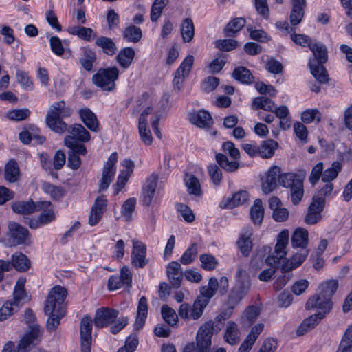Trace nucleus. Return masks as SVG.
<instances>
[{
    "label": "nucleus",
    "mask_w": 352,
    "mask_h": 352,
    "mask_svg": "<svg viewBox=\"0 0 352 352\" xmlns=\"http://www.w3.org/2000/svg\"><path fill=\"white\" fill-rule=\"evenodd\" d=\"M44 330L41 325L25 327L23 331V352H47L39 348Z\"/></svg>",
    "instance_id": "423d86ee"
},
{
    "label": "nucleus",
    "mask_w": 352,
    "mask_h": 352,
    "mask_svg": "<svg viewBox=\"0 0 352 352\" xmlns=\"http://www.w3.org/2000/svg\"><path fill=\"white\" fill-rule=\"evenodd\" d=\"M278 143L270 139L263 142L259 147V155L263 158H270L274 155V150L277 148Z\"/></svg>",
    "instance_id": "09e8293b"
},
{
    "label": "nucleus",
    "mask_w": 352,
    "mask_h": 352,
    "mask_svg": "<svg viewBox=\"0 0 352 352\" xmlns=\"http://www.w3.org/2000/svg\"><path fill=\"white\" fill-rule=\"evenodd\" d=\"M20 175V168L17 162L12 159L8 161L4 168V177L10 183L16 182Z\"/></svg>",
    "instance_id": "7c9ffc66"
},
{
    "label": "nucleus",
    "mask_w": 352,
    "mask_h": 352,
    "mask_svg": "<svg viewBox=\"0 0 352 352\" xmlns=\"http://www.w3.org/2000/svg\"><path fill=\"white\" fill-rule=\"evenodd\" d=\"M68 132L70 133L69 136H73L74 140L77 142H89L91 138L89 133L80 124L71 126L68 129Z\"/></svg>",
    "instance_id": "473e14b6"
},
{
    "label": "nucleus",
    "mask_w": 352,
    "mask_h": 352,
    "mask_svg": "<svg viewBox=\"0 0 352 352\" xmlns=\"http://www.w3.org/2000/svg\"><path fill=\"white\" fill-rule=\"evenodd\" d=\"M326 184L317 192L313 197L314 201L318 203L324 204L325 197L329 196L333 189V184L332 182H324Z\"/></svg>",
    "instance_id": "5fc2aeb1"
},
{
    "label": "nucleus",
    "mask_w": 352,
    "mask_h": 352,
    "mask_svg": "<svg viewBox=\"0 0 352 352\" xmlns=\"http://www.w3.org/2000/svg\"><path fill=\"white\" fill-rule=\"evenodd\" d=\"M342 164L339 162H333L331 166L324 171L322 175V181L332 182L342 170Z\"/></svg>",
    "instance_id": "a18cd8bd"
},
{
    "label": "nucleus",
    "mask_w": 352,
    "mask_h": 352,
    "mask_svg": "<svg viewBox=\"0 0 352 352\" xmlns=\"http://www.w3.org/2000/svg\"><path fill=\"white\" fill-rule=\"evenodd\" d=\"M279 184L290 189L292 203L294 205L298 204L304 194L303 181L300 176L293 173L280 174Z\"/></svg>",
    "instance_id": "39448f33"
},
{
    "label": "nucleus",
    "mask_w": 352,
    "mask_h": 352,
    "mask_svg": "<svg viewBox=\"0 0 352 352\" xmlns=\"http://www.w3.org/2000/svg\"><path fill=\"white\" fill-rule=\"evenodd\" d=\"M208 305L207 300H203L202 297H197L194 302L190 310V318L195 320L199 318L203 314L205 307Z\"/></svg>",
    "instance_id": "3c124183"
},
{
    "label": "nucleus",
    "mask_w": 352,
    "mask_h": 352,
    "mask_svg": "<svg viewBox=\"0 0 352 352\" xmlns=\"http://www.w3.org/2000/svg\"><path fill=\"white\" fill-rule=\"evenodd\" d=\"M177 210L180 216L187 222H192L195 220V215L192 210L184 204H177Z\"/></svg>",
    "instance_id": "bf43d9fd"
},
{
    "label": "nucleus",
    "mask_w": 352,
    "mask_h": 352,
    "mask_svg": "<svg viewBox=\"0 0 352 352\" xmlns=\"http://www.w3.org/2000/svg\"><path fill=\"white\" fill-rule=\"evenodd\" d=\"M197 254V247L196 243L192 244V245L188 248L186 252L184 253L182 256L181 257L180 261L184 265H188L190 263L195 256Z\"/></svg>",
    "instance_id": "0e129e2a"
},
{
    "label": "nucleus",
    "mask_w": 352,
    "mask_h": 352,
    "mask_svg": "<svg viewBox=\"0 0 352 352\" xmlns=\"http://www.w3.org/2000/svg\"><path fill=\"white\" fill-rule=\"evenodd\" d=\"M289 237L288 230H283L278 234L274 251L265 260L267 265L272 267H276L280 261L285 258L287 254L285 249L289 243Z\"/></svg>",
    "instance_id": "9d476101"
},
{
    "label": "nucleus",
    "mask_w": 352,
    "mask_h": 352,
    "mask_svg": "<svg viewBox=\"0 0 352 352\" xmlns=\"http://www.w3.org/2000/svg\"><path fill=\"white\" fill-rule=\"evenodd\" d=\"M222 149L225 153H227L232 159L230 161L228 157L223 153H217L215 160L218 165L227 172L232 173L238 170L239 167V160L240 158V152L235 147L234 143L230 141L224 142L222 144Z\"/></svg>",
    "instance_id": "20e7f679"
},
{
    "label": "nucleus",
    "mask_w": 352,
    "mask_h": 352,
    "mask_svg": "<svg viewBox=\"0 0 352 352\" xmlns=\"http://www.w3.org/2000/svg\"><path fill=\"white\" fill-rule=\"evenodd\" d=\"M280 176V168L277 166H272L267 173L265 177L262 179V190L267 195L274 191L277 187V178L279 179Z\"/></svg>",
    "instance_id": "a211bd4d"
},
{
    "label": "nucleus",
    "mask_w": 352,
    "mask_h": 352,
    "mask_svg": "<svg viewBox=\"0 0 352 352\" xmlns=\"http://www.w3.org/2000/svg\"><path fill=\"white\" fill-rule=\"evenodd\" d=\"M79 115L83 123L94 132L99 130V123L96 116L88 108L81 109Z\"/></svg>",
    "instance_id": "bb28decb"
},
{
    "label": "nucleus",
    "mask_w": 352,
    "mask_h": 352,
    "mask_svg": "<svg viewBox=\"0 0 352 352\" xmlns=\"http://www.w3.org/2000/svg\"><path fill=\"white\" fill-rule=\"evenodd\" d=\"M135 199L130 198L124 201L122 208V214L126 218V221L131 220V214L135 210Z\"/></svg>",
    "instance_id": "052dcab7"
},
{
    "label": "nucleus",
    "mask_w": 352,
    "mask_h": 352,
    "mask_svg": "<svg viewBox=\"0 0 352 352\" xmlns=\"http://www.w3.org/2000/svg\"><path fill=\"white\" fill-rule=\"evenodd\" d=\"M311 73L320 83H327L329 81L328 74L324 67L319 63L309 62Z\"/></svg>",
    "instance_id": "58836bf2"
},
{
    "label": "nucleus",
    "mask_w": 352,
    "mask_h": 352,
    "mask_svg": "<svg viewBox=\"0 0 352 352\" xmlns=\"http://www.w3.org/2000/svg\"><path fill=\"white\" fill-rule=\"evenodd\" d=\"M232 75L236 80L246 84L251 83L253 78L250 71L245 67H236Z\"/></svg>",
    "instance_id": "8fccbe9b"
},
{
    "label": "nucleus",
    "mask_w": 352,
    "mask_h": 352,
    "mask_svg": "<svg viewBox=\"0 0 352 352\" xmlns=\"http://www.w3.org/2000/svg\"><path fill=\"white\" fill-rule=\"evenodd\" d=\"M107 200L104 195L98 196L91 207L90 215L89 218V223L90 226L96 225L101 219L103 213L107 210Z\"/></svg>",
    "instance_id": "6ab92c4d"
},
{
    "label": "nucleus",
    "mask_w": 352,
    "mask_h": 352,
    "mask_svg": "<svg viewBox=\"0 0 352 352\" xmlns=\"http://www.w3.org/2000/svg\"><path fill=\"white\" fill-rule=\"evenodd\" d=\"M39 211H41L38 219H32L23 217V223L27 224L32 229H35L41 225L47 224L56 219V215L50 201H43L38 202Z\"/></svg>",
    "instance_id": "6e6552de"
},
{
    "label": "nucleus",
    "mask_w": 352,
    "mask_h": 352,
    "mask_svg": "<svg viewBox=\"0 0 352 352\" xmlns=\"http://www.w3.org/2000/svg\"><path fill=\"white\" fill-rule=\"evenodd\" d=\"M181 33L184 42L188 43L192 41L195 35V27L191 19L186 18L183 20L181 25Z\"/></svg>",
    "instance_id": "a19ab883"
},
{
    "label": "nucleus",
    "mask_w": 352,
    "mask_h": 352,
    "mask_svg": "<svg viewBox=\"0 0 352 352\" xmlns=\"http://www.w3.org/2000/svg\"><path fill=\"white\" fill-rule=\"evenodd\" d=\"M252 230H247L244 233H242L237 241L238 248H239L242 254L248 256L252 250V243L251 240Z\"/></svg>",
    "instance_id": "f704fd0d"
},
{
    "label": "nucleus",
    "mask_w": 352,
    "mask_h": 352,
    "mask_svg": "<svg viewBox=\"0 0 352 352\" xmlns=\"http://www.w3.org/2000/svg\"><path fill=\"white\" fill-rule=\"evenodd\" d=\"M194 62V57L188 55L182 61L180 66L176 70L173 80L174 90L179 91L183 86L185 78L188 76L192 69Z\"/></svg>",
    "instance_id": "ddd939ff"
},
{
    "label": "nucleus",
    "mask_w": 352,
    "mask_h": 352,
    "mask_svg": "<svg viewBox=\"0 0 352 352\" xmlns=\"http://www.w3.org/2000/svg\"><path fill=\"white\" fill-rule=\"evenodd\" d=\"M301 119L306 123H310L314 120H316L317 122H320L321 120V113L316 109H307L302 113Z\"/></svg>",
    "instance_id": "680f3d73"
},
{
    "label": "nucleus",
    "mask_w": 352,
    "mask_h": 352,
    "mask_svg": "<svg viewBox=\"0 0 352 352\" xmlns=\"http://www.w3.org/2000/svg\"><path fill=\"white\" fill-rule=\"evenodd\" d=\"M45 140V137L39 135V130L35 126L23 130V144H30L33 141V145L42 144Z\"/></svg>",
    "instance_id": "72a5a7b5"
},
{
    "label": "nucleus",
    "mask_w": 352,
    "mask_h": 352,
    "mask_svg": "<svg viewBox=\"0 0 352 352\" xmlns=\"http://www.w3.org/2000/svg\"><path fill=\"white\" fill-rule=\"evenodd\" d=\"M250 280H241L240 283H236L229 295V302L232 306L228 309L226 313L220 314L219 317L223 320L228 318L232 314L234 307L239 303L248 294L250 289Z\"/></svg>",
    "instance_id": "1a4fd4ad"
},
{
    "label": "nucleus",
    "mask_w": 352,
    "mask_h": 352,
    "mask_svg": "<svg viewBox=\"0 0 352 352\" xmlns=\"http://www.w3.org/2000/svg\"><path fill=\"white\" fill-rule=\"evenodd\" d=\"M248 197L247 191H239L235 193L231 198L223 199L220 204V207L222 208H233L244 204L248 200Z\"/></svg>",
    "instance_id": "5701e85b"
},
{
    "label": "nucleus",
    "mask_w": 352,
    "mask_h": 352,
    "mask_svg": "<svg viewBox=\"0 0 352 352\" xmlns=\"http://www.w3.org/2000/svg\"><path fill=\"white\" fill-rule=\"evenodd\" d=\"M13 296L12 301L5 302L0 308V321L6 320L14 311L19 310V303L22 299V283L20 282V279L16 283Z\"/></svg>",
    "instance_id": "9b49d317"
},
{
    "label": "nucleus",
    "mask_w": 352,
    "mask_h": 352,
    "mask_svg": "<svg viewBox=\"0 0 352 352\" xmlns=\"http://www.w3.org/2000/svg\"><path fill=\"white\" fill-rule=\"evenodd\" d=\"M67 295V289L60 285L54 287L49 292L44 305V312L49 316L46 324L47 331L57 328L60 319L65 315Z\"/></svg>",
    "instance_id": "f257e3e1"
},
{
    "label": "nucleus",
    "mask_w": 352,
    "mask_h": 352,
    "mask_svg": "<svg viewBox=\"0 0 352 352\" xmlns=\"http://www.w3.org/2000/svg\"><path fill=\"white\" fill-rule=\"evenodd\" d=\"M187 191L190 195L201 197L203 194L201 184L197 177L192 174L186 173L184 178Z\"/></svg>",
    "instance_id": "a878e982"
},
{
    "label": "nucleus",
    "mask_w": 352,
    "mask_h": 352,
    "mask_svg": "<svg viewBox=\"0 0 352 352\" xmlns=\"http://www.w3.org/2000/svg\"><path fill=\"white\" fill-rule=\"evenodd\" d=\"M142 36V32L139 27L131 25L126 27L123 32L124 39L131 43H138Z\"/></svg>",
    "instance_id": "49530a36"
},
{
    "label": "nucleus",
    "mask_w": 352,
    "mask_h": 352,
    "mask_svg": "<svg viewBox=\"0 0 352 352\" xmlns=\"http://www.w3.org/2000/svg\"><path fill=\"white\" fill-rule=\"evenodd\" d=\"M308 232L302 228H298L292 236V245L293 248H301L306 249L308 244Z\"/></svg>",
    "instance_id": "2f4dec72"
},
{
    "label": "nucleus",
    "mask_w": 352,
    "mask_h": 352,
    "mask_svg": "<svg viewBox=\"0 0 352 352\" xmlns=\"http://www.w3.org/2000/svg\"><path fill=\"white\" fill-rule=\"evenodd\" d=\"M166 0H155L151 6V20L152 22H156L160 17L164 8L167 5Z\"/></svg>",
    "instance_id": "864d4df0"
},
{
    "label": "nucleus",
    "mask_w": 352,
    "mask_h": 352,
    "mask_svg": "<svg viewBox=\"0 0 352 352\" xmlns=\"http://www.w3.org/2000/svg\"><path fill=\"white\" fill-rule=\"evenodd\" d=\"M96 60L95 52L89 48H83L82 56L80 58V63L82 67L87 72L93 69V64Z\"/></svg>",
    "instance_id": "ea45409f"
},
{
    "label": "nucleus",
    "mask_w": 352,
    "mask_h": 352,
    "mask_svg": "<svg viewBox=\"0 0 352 352\" xmlns=\"http://www.w3.org/2000/svg\"><path fill=\"white\" fill-rule=\"evenodd\" d=\"M338 287L337 280H329L322 283L319 287V294L311 296L306 302L307 309L317 308L320 310L318 314H324V316L332 307L331 297Z\"/></svg>",
    "instance_id": "f03ea898"
},
{
    "label": "nucleus",
    "mask_w": 352,
    "mask_h": 352,
    "mask_svg": "<svg viewBox=\"0 0 352 352\" xmlns=\"http://www.w3.org/2000/svg\"><path fill=\"white\" fill-rule=\"evenodd\" d=\"M131 263L137 268H143L148 262L146 258V247L144 243L138 240H133Z\"/></svg>",
    "instance_id": "2eb2a0df"
},
{
    "label": "nucleus",
    "mask_w": 352,
    "mask_h": 352,
    "mask_svg": "<svg viewBox=\"0 0 352 352\" xmlns=\"http://www.w3.org/2000/svg\"><path fill=\"white\" fill-rule=\"evenodd\" d=\"M275 107V103L271 99L265 96L255 98L252 104V107L256 110L261 109L268 111H274Z\"/></svg>",
    "instance_id": "79ce46f5"
},
{
    "label": "nucleus",
    "mask_w": 352,
    "mask_h": 352,
    "mask_svg": "<svg viewBox=\"0 0 352 352\" xmlns=\"http://www.w3.org/2000/svg\"><path fill=\"white\" fill-rule=\"evenodd\" d=\"M118 316L117 310L108 307H102L97 309L94 316V324L98 328L107 327L113 323Z\"/></svg>",
    "instance_id": "f3484780"
},
{
    "label": "nucleus",
    "mask_w": 352,
    "mask_h": 352,
    "mask_svg": "<svg viewBox=\"0 0 352 352\" xmlns=\"http://www.w3.org/2000/svg\"><path fill=\"white\" fill-rule=\"evenodd\" d=\"M42 189L49 194L54 199H59L63 196V190L61 188L54 186L52 184L45 182L42 185Z\"/></svg>",
    "instance_id": "13d9d810"
},
{
    "label": "nucleus",
    "mask_w": 352,
    "mask_h": 352,
    "mask_svg": "<svg viewBox=\"0 0 352 352\" xmlns=\"http://www.w3.org/2000/svg\"><path fill=\"white\" fill-rule=\"evenodd\" d=\"M71 114L72 110L66 107L65 101L54 102L47 111L46 124L53 131L57 133H63L67 130V125L63 118L69 117Z\"/></svg>",
    "instance_id": "7ed1b4c3"
},
{
    "label": "nucleus",
    "mask_w": 352,
    "mask_h": 352,
    "mask_svg": "<svg viewBox=\"0 0 352 352\" xmlns=\"http://www.w3.org/2000/svg\"><path fill=\"white\" fill-rule=\"evenodd\" d=\"M117 161L118 155L117 153L114 152L111 154L108 161L104 165L99 191L106 190L113 181L116 174V164Z\"/></svg>",
    "instance_id": "f8f14e48"
},
{
    "label": "nucleus",
    "mask_w": 352,
    "mask_h": 352,
    "mask_svg": "<svg viewBox=\"0 0 352 352\" xmlns=\"http://www.w3.org/2000/svg\"><path fill=\"white\" fill-rule=\"evenodd\" d=\"M166 273L173 287L179 288L183 277L180 264L175 261L170 263L167 266Z\"/></svg>",
    "instance_id": "412c9836"
},
{
    "label": "nucleus",
    "mask_w": 352,
    "mask_h": 352,
    "mask_svg": "<svg viewBox=\"0 0 352 352\" xmlns=\"http://www.w3.org/2000/svg\"><path fill=\"white\" fill-rule=\"evenodd\" d=\"M224 339L231 345L236 344L240 340V331L238 325L233 321H229L226 327Z\"/></svg>",
    "instance_id": "c85d7f7f"
},
{
    "label": "nucleus",
    "mask_w": 352,
    "mask_h": 352,
    "mask_svg": "<svg viewBox=\"0 0 352 352\" xmlns=\"http://www.w3.org/2000/svg\"><path fill=\"white\" fill-rule=\"evenodd\" d=\"M324 204L318 203L312 199L307 214L305 217V221L308 224H315L321 219V212L323 210Z\"/></svg>",
    "instance_id": "cd10ccee"
},
{
    "label": "nucleus",
    "mask_w": 352,
    "mask_h": 352,
    "mask_svg": "<svg viewBox=\"0 0 352 352\" xmlns=\"http://www.w3.org/2000/svg\"><path fill=\"white\" fill-rule=\"evenodd\" d=\"M324 318V314H315L305 319L296 330L298 336L305 335L312 329L320 320Z\"/></svg>",
    "instance_id": "b1692460"
},
{
    "label": "nucleus",
    "mask_w": 352,
    "mask_h": 352,
    "mask_svg": "<svg viewBox=\"0 0 352 352\" xmlns=\"http://www.w3.org/2000/svg\"><path fill=\"white\" fill-rule=\"evenodd\" d=\"M309 254V250L302 249L300 252L296 253L290 259L287 260L281 267L283 271H292L299 267L306 259Z\"/></svg>",
    "instance_id": "393cba45"
},
{
    "label": "nucleus",
    "mask_w": 352,
    "mask_h": 352,
    "mask_svg": "<svg viewBox=\"0 0 352 352\" xmlns=\"http://www.w3.org/2000/svg\"><path fill=\"white\" fill-rule=\"evenodd\" d=\"M264 215V208L262 206V201L256 199L250 210L251 219L254 224H261Z\"/></svg>",
    "instance_id": "c03bdc74"
},
{
    "label": "nucleus",
    "mask_w": 352,
    "mask_h": 352,
    "mask_svg": "<svg viewBox=\"0 0 352 352\" xmlns=\"http://www.w3.org/2000/svg\"><path fill=\"white\" fill-rule=\"evenodd\" d=\"M93 321L90 317L82 318L80 322L81 352H91Z\"/></svg>",
    "instance_id": "dca6fc26"
},
{
    "label": "nucleus",
    "mask_w": 352,
    "mask_h": 352,
    "mask_svg": "<svg viewBox=\"0 0 352 352\" xmlns=\"http://www.w3.org/2000/svg\"><path fill=\"white\" fill-rule=\"evenodd\" d=\"M310 50L313 52L316 60H314V63H319L322 65L327 60V50L323 45L318 43H313L310 45Z\"/></svg>",
    "instance_id": "37998d69"
},
{
    "label": "nucleus",
    "mask_w": 352,
    "mask_h": 352,
    "mask_svg": "<svg viewBox=\"0 0 352 352\" xmlns=\"http://www.w3.org/2000/svg\"><path fill=\"white\" fill-rule=\"evenodd\" d=\"M69 34L78 36L81 39L90 41L92 38L96 37V34L91 28H86L80 25H74L68 28Z\"/></svg>",
    "instance_id": "e433bc0d"
},
{
    "label": "nucleus",
    "mask_w": 352,
    "mask_h": 352,
    "mask_svg": "<svg viewBox=\"0 0 352 352\" xmlns=\"http://www.w3.org/2000/svg\"><path fill=\"white\" fill-rule=\"evenodd\" d=\"M119 70L116 67L100 69L92 77L94 83L103 91H111L116 87Z\"/></svg>",
    "instance_id": "0eeeda50"
},
{
    "label": "nucleus",
    "mask_w": 352,
    "mask_h": 352,
    "mask_svg": "<svg viewBox=\"0 0 352 352\" xmlns=\"http://www.w3.org/2000/svg\"><path fill=\"white\" fill-rule=\"evenodd\" d=\"M135 54L133 48L124 47L118 52L116 56V60L123 69H127L133 63Z\"/></svg>",
    "instance_id": "c756f323"
},
{
    "label": "nucleus",
    "mask_w": 352,
    "mask_h": 352,
    "mask_svg": "<svg viewBox=\"0 0 352 352\" xmlns=\"http://www.w3.org/2000/svg\"><path fill=\"white\" fill-rule=\"evenodd\" d=\"M95 43L102 50L104 54L109 56H113L116 52V45L111 38L99 36L96 38Z\"/></svg>",
    "instance_id": "c9c22d12"
},
{
    "label": "nucleus",
    "mask_w": 352,
    "mask_h": 352,
    "mask_svg": "<svg viewBox=\"0 0 352 352\" xmlns=\"http://www.w3.org/2000/svg\"><path fill=\"white\" fill-rule=\"evenodd\" d=\"M214 333V322L212 320L206 322L199 327L197 336L203 339H212Z\"/></svg>",
    "instance_id": "4d7b16f0"
},
{
    "label": "nucleus",
    "mask_w": 352,
    "mask_h": 352,
    "mask_svg": "<svg viewBox=\"0 0 352 352\" xmlns=\"http://www.w3.org/2000/svg\"><path fill=\"white\" fill-rule=\"evenodd\" d=\"M245 19L243 17L235 18L229 22L224 29L225 36L234 37L245 25Z\"/></svg>",
    "instance_id": "4c0bfd02"
},
{
    "label": "nucleus",
    "mask_w": 352,
    "mask_h": 352,
    "mask_svg": "<svg viewBox=\"0 0 352 352\" xmlns=\"http://www.w3.org/2000/svg\"><path fill=\"white\" fill-rule=\"evenodd\" d=\"M2 241L6 245L14 247L22 243V226L14 221L8 223V232Z\"/></svg>",
    "instance_id": "4468645a"
},
{
    "label": "nucleus",
    "mask_w": 352,
    "mask_h": 352,
    "mask_svg": "<svg viewBox=\"0 0 352 352\" xmlns=\"http://www.w3.org/2000/svg\"><path fill=\"white\" fill-rule=\"evenodd\" d=\"M200 261L202 267L206 270H214L217 265V260L210 254H201L200 256Z\"/></svg>",
    "instance_id": "338daca9"
},
{
    "label": "nucleus",
    "mask_w": 352,
    "mask_h": 352,
    "mask_svg": "<svg viewBox=\"0 0 352 352\" xmlns=\"http://www.w3.org/2000/svg\"><path fill=\"white\" fill-rule=\"evenodd\" d=\"M139 133L142 141L146 145H151L153 142V138L150 129L147 126V124H138Z\"/></svg>",
    "instance_id": "e2e57ef3"
},
{
    "label": "nucleus",
    "mask_w": 352,
    "mask_h": 352,
    "mask_svg": "<svg viewBox=\"0 0 352 352\" xmlns=\"http://www.w3.org/2000/svg\"><path fill=\"white\" fill-rule=\"evenodd\" d=\"M138 344V340L136 336L131 335L129 336L123 347L120 348L118 352H134Z\"/></svg>",
    "instance_id": "774afa93"
},
{
    "label": "nucleus",
    "mask_w": 352,
    "mask_h": 352,
    "mask_svg": "<svg viewBox=\"0 0 352 352\" xmlns=\"http://www.w3.org/2000/svg\"><path fill=\"white\" fill-rule=\"evenodd\" d=\"M158 175L151 174L146 180L142 189L143 202L146 206L151 204L157 185Z\"/></svg>",
    "instance_id": "aec40b11"
},
{
    "label": "nucleus",
    "mask_w": 352,
    "mask_h": 352,
    "mask_svg": "<svg viewBox=\"0 0 352 352\" xmlns=\"http://www.w3.org/2000/svg\"><path fill=\"white\" fill-rule=\"evenodd\" d=\"M238 42L234 39L217 40L215 46L221 51L228 52L235 49Z\"/></svg>",
    "instance_id": "69168bd1"
},
{
    "label": "nucleus",
    "mask_w": 352,
    "mask_h": 352,
    "mask_svg": "<svg viewBox=\"0 0 352 352\" xmlns=\"http://www.w3.org/2000/svg\"><path fill=\"white\" fill-rule=\"evenodd\" d=\"M73 138V136H66L64 140L65 145L70 149L69 152H74L78 155H85L87 152L86 147Z\"/></svg>",
    "instance_id": "de8ad7c7"
},
{
    "label": "nucleus",
    "mask_w": 352,
    "mask_h": 352,
    "mask_svg": "<svg viewBox=\"0 0 352 352\" xmlns=\"http://www.w3.org/2000/svg\"><path fill=\"white\" fill-rule=\"evenodd\" d=\"M162 315L164 320L170 325L175 326L178 320V317L175 310L164 305L162 307Z\"/></svg>",
    "instance_id": "6e6d98bb"
},
{
    "label": "nucleus",
    "mask_w": 352,
    "mask_h": 352,
    "mask_svg": "<svg viewBox=\"0 0 352 352\" xmlns=\"http://www.w3.org/2000/svg\"><path fill=\"white\" fill-rule=\"evenodd\" d=\"M260 314V309L256 306H249L244 311L241 318L242 322L248 325L253 323L258 315Z\"/></svg>",
    "instance_id": "603ef678"
},
{
    "label": "nucleus",
    "mask_w": 352,
    "mask_h": 352,
    "mask_svg": "<svg viewBox=\"0 0 352 352\" xmlns=\"http://www.w3.org/2000/svg\"><path fill=\"white\" fill-rule=\"evenodd\" d=\"M190 122L199 128H209L213 124L210 113L206 111H199L190 114Z\"/></svg>",
    "instance_id": "4be33fe9"
}]
</instances>
